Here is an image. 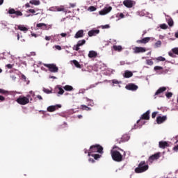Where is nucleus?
<instances>
[{
    "label": "nucleus",
    "mask_w": 178,
    "mask_h": 178,
    "mask_svg": "<svg viewBox=\"0 0 178 178\" xmlns=\"http://www.w3.org/2000/svg\"><path fill=\"white\" fill-rule=\"evenodd\" d=\"M115 148H118L120 151H123V149L119 148L118 146L114 145L113 150L111 151V158L115 162H122V161H123V155H122L119 151L115 150Z\"/></svg>",
    "instance_id": "f257e3e1"
},
{
    "label": "nucleus",
    "mask_w": 178,
    "mask_h": 178,
    "mask_svg": "<svg viewBox=\"0 0 178 178\" xmlns=\"http://www.w3.org/2000/svg\"><path fill=\"white\" fill-rule=\"evenodd\" d=\"M149 166L145 161H142L138 165V167L135 168V173H144V172H147L148 170Z\"/></svg>",
    "instance_id": "f03ea898"
},
{
    "label": "nucleus",
    "mask_w": 178,
    "mask_h": 178,
    "mask_svg": "<svg viewBox=\"0 0 178 178\" xmlns=\"http://www.w3.org/2000/svg\"><path fill=\"white\" fill-rule=\"evenodd\" d=\"M94 152H98L99 154H104V147L100 145L96 144L90 146L88 156H91V154H94Z\"/></svg>",
    "instance_id": "7ed1b4c3"
},
{
    "label": "nucleus",
    "mask_w": 178,
    "mask_h": 178,
    "mask_svg": "<svg viewBox=\"0 0 178 178\" xmlns=\"http://www.w3.org/2000/svg\"><path fill=\"white\" fill-rule=\"evenodd\" d=\"M8 13L9 15H12L11 17L13 19H15V17H19V16H23V13H22V11L20 10H15V8H9Z\"/></svg>",
    "instance_id": "20e7f679"
},
{
    "label": "nucleus",
    "mask_w": 178,
    "mask_h": 178,
    "mask_svg": "<svg viewBox=\"0 0 178 178\" xmlns=\"http://www.w3.org/2000/svg\"><path fill=\"white\" fill-rule=\"evenodd\" d=\"M45 67H47L51 73H58L59 68L55 64H44Z\"/></svg>",
    "instance_id": "39448f33"
},
{
    "label": "nucleus",
    "mask_w": 178,
    "mask_h": 178,
    "mask_svg": "<svg viewBox=\"0 0 178 178\" xmlns=\"http://www.w3.org/2000/svg\"><path fill=\"white\" fill-rule=\"evenodd\" d=\"M16 101L19 105H27L30 102L29 98L24 96H19Z\"/></svg>",
    "instance_id": "423d86ee"
},
{
    "label": "nucleus",
    "mask_w": 178,
    "mask_h": 178,
    "mask_svg": "<svg viewBox=\"0 0 178 178\" xmlns=\"http://www.w3.org/2000/svg\"><path fill=\"white\" fill-rule=\"evenodd\" d=\"M151 113V111L149 110L147 111L145 113H143L140 120L137 121V123H140L141 120H149V114Z\"/></svg>",
    "instance_id": "0eeeda50"
},
{
    "label": "nucleus",
    "mask_w": 178,
    "mask_h": 178,
    "mask_svg": "<svg viewBox=\"0 0 178 178\" xmlns=\"http://www.w3.org/2000/svg\"><path fill=\"white\" fill-rule=\"evenodd\" d=\"M161 158V152H157L152 156H150L148 159V161L150 163H152L154 161H158V159Z\"/></svg>",
    "instance_id": "6e6552de"
},
{
    "label": "nucleus",
    "mask_w": 178,
    "mask_h": 178,
    "mask_svg": "<svg viewBox=\"0 0 178 178\" xmlns=\"http://www.w3.org/2000/svg\"><path fill=\"white\" fill-rule=\"evenodd\" d=\"M59 108H62V105L56 104L55 106H49L47 107V112H55V111H58Z\"/></svg>",
    "instance_id": "1a4fd4ad"
},
{
    "label": "nucleus",
    "mask_w": 178,
    "mask_h": 178,
    "mask_svg": "<svg viewBox=\"0 0 178 178\" xmlns=\"http://www.w3.org/2000/svg\"><path fill=\"white\" fill-rule=\"evenodd\" d=\"M147 51V49H145V47H136L134 49V54H143L144 52H145Z\"/></svg>",
    "instance_id": "9d476101"
},
{
    "label": "nucleus",
    "mask_w": 178,
    "mask_h": 178,
    "mask_svg": "<svg viewBox=\"0 0 178 178\" xmlns=\"http://www.w3.org/2000/svg\"><path fill=\"white\" fill-rule=\"evenodd\" d=\"M126 88L130 91H136V90H138V86L134 83H129L126 86Z\"/></svg>",
    "instance_id": "9b49d317"
},
{
    "label": "nucleus",
    "mask_w": 178,
    "mask_h": 178,
    "mask_svg": "<svg viewBox=\"0 0 178 178\" xmlns=\"http://www.w3.org/2000/svg\"><path fill=\"white\" fill-rule=\"evenodd\" d=\"M151 40H154V38L147 37V38H144L143 39L137 40L136 42L137 44H147V42H149Z\"/></svg>",
    "instance_id": "f8f14e48"
},
{
    "label": "nucleus",
    "mask_w": 178,
    "mask_h": 178,
    "mask_svg": "<svg viewBox=\"0 0 178 178\" xmlns=\"http://www.w3.org/2000/svg\"><path fill=\"white\" fill-rule=\"evenodd\" d=\"M111 10H112V7L109 6L108 8H104L103 10H100L99 13L102 16H104L105 15H108Z\"/></svg>",
    "instance_id": "ddd939ff"
},
{
    "label": "nucleus",
    "mask_w": 178,
    "mask_h": 178,
    "mask_svg": "<svg viewBox=\"0 0 178 178\" xmlns=\"http://www.w3.org/2000/svg\"><path fill=\"white\" fill-rule=\"evenodd\" d=\"M166 119H168V117H166V115L158 116L156 118V123L158 124H161V123H163V122H165Z\"/></svg>",
    "instance_id": "4468645a"
},
{
    "label": "nucleus",
    "mask_w": 178,
    "mask_h": 178,
    "mask_svg": "<svg viewBox=\"0 0 178 178\" xmlns=\"http://www.w3.org/2000/svg\"><path fill=\"white\" fill-rule=\"evenodd\" d=\"M123 5L126 6V8H133V1L132 0H124L123 1Z\"/></svg>",
    "instance_id": "2eb2a0df"
},
{
    "label": "nucleus",
    "mask_w": 178,
    "mask_h": 178,
    "mask_svg": "<svg viewBox=\"0 0 178 178\" xmlns=\"http://www.w3.org/2000/svg\"><path fill=\"white\" fill-rule=\"evenodd\" d=\"M36 27H38V29H42V30H49V27H48L47 24L44 23L37 24Z\"/></svg>",
    "instance_id": "dca6fc26"
},
{
    "label": "nucleus",
    "mask_w": 178,
    "mask_h": 178,
    "mask_svg": "<svg viewBox=\"0 0 178 178\" xmlns=\"http://www.w3.org/2000/svg\"><path fill=\"white\" fill-rule=\"evenodd\" d=\"M169 146V143L166 141H160L159 143V148H162L163 149H165L166 147Z\"/></svg>",
    "instance_id": "f3484780"
},
{
    "label": "nucleus",
    "mask_w": 178,
    "mask_h": 178,
    "mask_svg": "<svg viewBox=\"0 0 178 178\" xmlns=\"http://www.w3.org/2000/svg\"><path fill=\"white\" fill-rule=\"evenodd\" d=\"M89 37H93V35H97V34H99V30L95 29V30H91L88 33Z\"/></svg>",
    "instance_id": "a211bd4d"
},
{
    "label": "nucleus",
    "mask_w": 178,
    "mask_h": 178,
    "mask_svg": "<svg viewBox=\"0 0 178 178\" xmlns=\"http://www.w3.org/2000/svg\"><path fill=\"white\" fill-rule=\"evenodd\" d=\"M124 77L125 79H130V77H133V72L129 70H126L124 74Z\"/></svg>",
    "instance_id": "6ab92c4d"
},
{
    "label": "nucleus",
    "mask_w": 178,
    "mask_h": 178,
    "mask_svg": "<svg viewBox=\"0 0 178 178\" xmlns=\"http://www.w3.org/2000/svg\"><path fill=\"white\" fill-rule=\"evenodd\" d=\"M165 90L166 87H161L157 90L154 95H159L160 94H162V92H165Z\"/></svg>",
    "instance_id": "aec40b11"
},
{
    "label": "nucleus",
    "mask_w": 178,
    "mask_h": 178,
    "mask_svg": "<svg viewBox=\"0 0 178 178\" xmlns=\"http://www.w3.org/2000/svg\"><path fill=\"white\" fill-rule=\"evenodd\" d=\"M84 35V31L80 30L75 34V38H81Z\"/></svg>",
    "instance_id": "412c9836"
},
{
    "label": "nucleus",
    "mask_w": 178,
    "mask_h": 178,
    "mask_svg": "<svg viewBox=\"0 0 178 178\" xmlns=\"http://www.w3.org/2000/svg\"><path fill=\"white\" fill-rule=\"evenodd\" d=\"M98 54L95 51H90L88 54V58H97Z\"/></svg>",
    "instance_id": "4be33fe9"
},
{
    "label": "nucleus",
    "mask_w": 178,
    "mask_h": 178,
    "mask_svg": "<svg viewBox=\"0 0 178 178\" xmlns=\"http://www.w3.org/2000/svg\"><path fill=\"white\" fill-rule=\"evenodd\" d=\"M17 29L20 30V31H24V33L29 31V28L24 26V25H19Z\"/></svg>",
    "instance_id": "5701e85b"
},
{
    "label": "nucleus",
    "mask_w": 178,
    "mask_h": 178,
    "mask_svg": "<svg viewBox=\"0 0 178 178\" xmlns=\"http://www.w3.org/2000/svg\"><path fill=\"white\" fill-rule=\"evenodd\" d=\"M71 63H73L76 67L78 69H81V65L76 60H71Z\"/></svg>",
    "instance_id": "b1692460"
},
{
    "label": "nucleus",
    "mask_w": 178,
    "mask_h": 178,
    "mask_svg": "<svg viewBox=\"0 0 178 178\" xmlns=\"http://www.w3.org/2000/svg\"><path fill=\"white\" fill-rule=\"evenodd\" d=\"M166 20H168V26H170V27H172L174 22H173V19H172V17L167 16Z\"/></svg>",
    "instance_id": "393cba45"
},
{
    "label": "nucleus",
    "mask_w": 178,
    "mask_h": 178,
    "mask_svg": "<svg viewBox=\"0 0 178 178\" xmlns=\"http://www.w3.org/2000/svg\"><path fill=\"white\" fill-rule=\"evenodd\" d=\"M121 139L122 140V143H124L126 141H129L130 140V136L127 134H124L122 136Z\"/></svg>",
    "instance_id": "a878e982"
},
{
    "label": "nucleus",
    "mask_w": 178,
    "mask_h": 178,
    "mask_svg": "<svg viewBox=\"0 0 178 178\" xmlns=\"http://www.w3.org/2000/svg\"><path fill=\"white\" fill-rule=\"evenodd\" d=\"M90 156H92V158H94V159H95L97 161V160L99 159V158H101L102 155L98 154L90 153Z\"/></svg>",
    "instance_id": "bb28decb"
},
{
    "label": "nucleus",
    "mask_w": 178,
    "mask_h": 178,
    "mask_svg": "<svg viewBox=\"0 0 178 178\" xmlns=\"http://www.w3.org/2000/svg\"><path fill=\"white\" fill-rule=\"evenodd\" d=\"M29 3H31V5L38 6L41 2L38 0H31L29 1Z\"/></svg>",
    "instance_id": "cd10ccee"
},
{
    "label": "nucleus",
    "mask_w": 178,
    "mask_h": 178,
    "mask_svg": "<svg viewBox=\"0 0 178 178\" xmlns=\"http://www.w3.org/2000/svg\"><path fill=\"white\" fill-rule=\"evenodd\" d=\"M63 88L65 90V91H73V86L70 85H66L63 87Z\"/></svg>",
    "instance_id": "c85d7f7f"
},
{
    "label": "nucleus",
    "mask_w": 178,
    "mask_h": 178,
    "mask_svg": "<svg viewBox=\"0 0 178 178\" xmlns=\"http://www.w3.org/2000/svg\"><path fill=\"white\" fill-rule=\"evenodd\" d=\"M114 51H118V52H121L122 49H123V48L122 47V46H116L114 45L113 47Z\"/></svg>",
    "instance_id": "c756f323"
},
{
    "label": "nucleus",
    "mask_w": 178,
    "mask_h": 178,
    "mask_svg": "<svg viewBox=\"0 0 178 178\" xmlns=\"http://www.w3.org/2000/svg\"><path fill=\"white\" fill-rule=\"evenodd\" d=\"M57 88L58 89V94H59L60 95H63V93L65 92V90H63V88H62L60 86H57Z\"/></svg>",
    "instance_id": "7c9ffc66"
},
{
    "label": "nucleus",
    "mask_w": 178,
    "mask_h": 178,
    "mask_svg": "<svg viewBox=\"0 0 178 178\" xmlns=\"http://www.w3.org/2000/svg\"><path fill=\"white\" fill-rule=\"evenodd\" d=\"M81 109H82V111H91V108H90L86 105H81Z\"/></svg>",
    "instance_id": "2f4dec72"
},
{
    "label": "nucleus",
    "mask_w": 178,
    "mask_h": 178,
    "mask_svg": "<svg viewBox=\"0 0 178 178\" xmlns=\"http://www.w3.org/2000/svg\"><path fill=\"white\" fill-rule=\"evenodd\" d=\"M84 44H86V40H79L76 44H78L79 47H83Z\"/></svg>",
    "instance_id": "473e14b6"
},
{
    "label": "nucleus",
    "mask_w": 178,
    "mask_h": 178,
    "mask_svg": "<svg viewBox=\"0 0 178 178\" xmlns=\"http://www.w3.org/2000/svg\"><path fill=\"white\" fill-rule=\"evenodd\" d=\"M146 63L149 66H152V65H154V61H152V60H151V59H148L146 60Z\"/></svg>",
    "instance_id": "72a5a7b5"
},
{
    "label": "nucleus",
    "mask_w": 178,
    "mask_h": 178,
    "mask_svg": "<svg viewBox=\"0 0 178 178\" xmlns=\"http://www.w3.org/2000/svg\"><path fill=\"white\" fill-rule=\"evenodd\" d=\"M161 45H162V42L161 40H158L156 43H155V47L156 48H159V47H161Z\"/></svg>",
    "instance_id": "f704fd0d"
},
{
    "label": "nucleus",
    "mask_w": 178,
    "mask_h": 178,
    "mask_svg": "<svg viewBox=\"0 0 178 178\" xmlns=\"http://www.w3.org/2000/svg\"><path fill=\"white\" fill-rule=\"evenodd\" d=\"M88 10L90 12H95V10H97V8H95L94 6H91L88 8Z\"/></svg>",
    "instance_id": "c9c22d12"
},
{
    "label": "nucleus",
    "mask_w": 178,
    "mask_h": 178,
    "mask_svg": "<svg viewBox=\"0 0 178 178\" xmlns=\"http://www.w3.org/2000/svg\"><path fill=\"white\" fill-rule=\"evenodd\" d=\"M172 52L175 54V55H178V47H175L172 49Z\"/></svg>",
    "instance_id": "e433bc0d"
},
{
    "label": "nucleus",
    "mask_w": 178,
    "mask_h": 178,
    "mask_svg": "<svg viewBox=\"0 0 178 178\" xmlns=\"http://www.w3.org/2000/svg\"><path fill=\"white\" fill-rule=\"evenodd\" d=\"M172 95H173V93H172L171 92H167L166 94H165V97H167V98H172Z\"/></svg>",
    "instance_id": "4c0bfd02"
},
{
    "label": "nucleus",
    "mask_w": 178,
    "mask_h": 178,
    "mask_svg": "<svg viewBox=\"0 0 178 178\" xmlns=\"http://www.w3.org/2000/svg\"><path fill=\"white\" fill-rule=\"evenodd\" d=\"M157 60H159V62H165L166 58H165V57L159 56L158 57Z\"/></svg>",
    "instance_id": "58836bf2"
},
{
    "label": "nucleus",
    "mask_w": 178,
    "mask_h": 178,
    "mask_svg": "<svg viewBox=\"0 0 178 178\" xmlns=\"http://www.w3.org/2000/svg\"><path fill=\"white\" fill-rule=\"evenodd\" d=\"M44 92H45L46 94H52V90H50L49 89H43Z\"/></svg>",
    "instance_id": "ea45409f"
},
{
    "label": "nucleus",
    "mask_w": 178,
    "mask_h": 178,
    "mask_svg": "<svg viewBox=\"0 0 178 178\" xmlns=\"http://www.w3.org/2000/svg\"><path fill=\"white\" fill-rule=\"evenodd\" d=\"M80 49V46H79L77 44L73 47L74 51H79Z\"/></svg>",
    "instance_id": "a19ab883"
},
{
    "label": "nucleus",
    "mask_w": 178,
    "mask_h": 178,
    "mask_svg": "<svg viewBox=\"0 0 178 178\" xmlns=\"http://www.w3.org/2000/svg\"><path fill=\"white\" fill-rule=\"evenodd\" d=\"M98 84H99V83H94V84H92V85H90V86L88 87V88H89V89L95 88V86H98Z\"/></svg>",
    "instance_id": "79ce46f5"
},
{
    "label": "nucleus",
    "mask_w": 178,
    "mask_h": 178,
    "mask_svg": "<svg viewBox=\"0 0 178 178\" xmlns=\"http://www.w3.org/2000/svg\"><path fill=\"white\" fill-rule=\"evenodd\" d=\"M122 143H123V140H122V138L116 139V140H115V144H122Z\"/></svg>",
    "instance_id": "37998d69"
},
{
    "label": "nucleus",
    "mask_w": 178,
    "mask_h": 178,
    "mask_svg": "<svg viewBox=\"0 0 178 178\" xmlns=\"http://www.w3.org/2000/svg\"><path fill=\"white\" fill-rule=\"evenodd\" d=\"M154 69L156 72V70H162L163 69V67H162L161 66H155Z\"/></svg>",
    "instance_id": "c03bdc74"
},
{
    "label": "nucleus",
    "mask_w": 178,
    "mask_h": 178,
    "mask_svg": "<svg viewBox=\"0 0 178 178\" xmlns=\"http://www.w3.org/2000/svg\"><path fill=\"white\" fill-rule=\"evenodd\" d=\"M168 55H169V56H170L171 58H176V55H175L173 52L170 51V52L168 53Z\"/></svg>",
    "instance_id": "a18cd8bd"
},
{
    "label": "nucleus",
    "mask_w": 178,
    "mask_h": 178,
    "mask_svg": "<svg viewBox=\"0 0 178 178\" xmlns=\"http://www.w3.org/2000/svg\"><path fill=\"white\" fill-rule=\"evenodd\" d=\"M161 29H163V30H166V29H168V25L163 24L161 25Z\"/></svg>",
    "instance_id": "49530a36"
},
{
    "label": "nucleus",
    "mask_w": 178,
    "mask_h": 178,
    "mask_svg": "<svg viewBox=\"0 0 178 178\" xmlns=\"http://www.w3.org/2000/svg\"><path fill=\"white\" fill-rule=\"evenodd\" d=\"M156 115H158V112H153L152 113V119H155V118H156Z\"/></svg>",
    "instance_id": "de8ad7c7"
},
{
    "label": "nucleus",
    "mask_w": 178,
    "mask_h": 178,
    "mask_svg": "<svg viewBox=\"0 0 178 178\" xmlns=\"http://www.w3.org/2000/svg\"><path fill=\"white\" fill-rule=\"evenodd\" d=\"M0 94H8V91L3 89H0Z\"/></svg>",
    "instance_id": "09e8293b"
},
{
    "label": "nucleus",
    "mask_w": 178,
    "mask_h": 178,
    "mask_svg": "<svg viewBox=\"0 0 178 178\" xmlns=\"http://www.w3.org/2000/svg\"><path fill=\"white\" fill-rule=\"evenodd\" d=\"M175 143H176V144L178 143V140L176 141ZM173 149H174V151L177 152V150H178V145H175V146L174 147Z\"/></svg>",
    "instance_id": "8fccbe9b"
},
{
    "label": "nucleus",
    "mask_w": 178,
    "mask_h": 178,
    "mask_svg": "<svg viewBox=\"0 0 178 178\" xmlns=\"http://www.w3.org/2000/svg\"><path fill=\"white\" fill-rule=\"evenodd\" d=\"M21 77L24 81H27V77H26L24 74H22Z\"/></svg>",
    "instance_id": "3c124183"
},
{
    "label": "nucleus",
    "mask_w": 178,
    "mask_h": 178,
    "mask_svg": "<svg viewBox=\"0 0 178 178\" xmlns=\"http://www.w3.org/2000/svg\"><path fill=\"white\" fill-rule=\"evenodd\" d=\"M6 67L8 69H12V67H13V65L7 64V65H6Z\"/></svg>",
    "instance_id": "603ef678"
},
{
    "label": "nucleus",
    "mask_w": 178,
    "mask_h": 178,
    "mask_svg": "<svg viewBox=\"0 0 178 178\" xmlns=\"http://www.w3.org/2000/svg\"><path fill=\"white\" fill-rule=\"evenodd\" d=\"M55 48H56V49H58V51H61L62 50V47L59 45H56Z\"/></svg>",
    "instance_id": "864d4df0"
},
{
    "label": "nucleus",
    "mask_w": 178,
    "mask_h": 178,
    "mask_svg": "<svg viewBox=\"0 0 178 178\" xmlns=\"http://www.w3.org/2000/svg\"><path fill=\"white\" fill-rule=\"evenodd\" d=\"M113 84H119V81L116 79L113 80Z\"/></svg>",
    "instance_id": "5fc2aeb1"
},
{
    "label": "nucleus",
    "mask_w": 178,
    "mask_h": 178,
    "mask_svg": "<svg viewBox=\"0 0 178 178\" xmlns=\"http://www.w3.org/2000/svg\"><path fill=\"white\" fill-rule=\"evenodd\" d=\"M29 12L30 13H35V10H34V9H29Z\"/></svg>",
    "instance_id": "6e6d98bb"
},
{
    "label": "nucleus",
    "mask_w": 178,
    "mask_h": 178,
    "mask_svg": "<svg viewBox=\"0 0 178 178\" xmlns=\"http://www.w3.org/2000/svg\"><path fill=\"white\" fill-rule=\"evenodd\" d=\"M29 94H31L32 97H35V93L33 90H31L29 92Z\"/></svg>",
    "instance_id": "4d7b16f0"
},
{
    "label": "nucleus",
    "mask_w": 178,
    "mask_h": 178,
    "mask_svg": "<svg viewBox=\"0 0 178 178\" xmlns=\"http://www.w3.org/2000/svg\"><path fill=\"white\" fill-rule=\"evenodd\" d=\"M57 10H58V12H63V10H65V8H58L57 9Z\"/></svg>",
    "instance_id": "13d9d810"
},
{
    "label": "nucleus",
    "mask_w": 178,
    "mask_h": 178,
    "mask_svg": "<svg viewBox=\"0 0 178 178\" xmlns=\"http://www.w3.org/2000/svg\"><path fill=\"white\" fill-rule=\"evenodd\" d=\"M45 40H46V41H50L51 36H45Z\"/></svg>",
    "instance_id": "bf43d9fd"
},
{
    "label": "nucleus",
    "mask_w": 178,
    "mask_h": 178,
    "mask_svg": "<svg viewBox=\"0 0 178 178\" xmlns=\"http://www.w3.org/2000/svg\"><path fill=\"white\" fill-rule=\"evenodd\" d=\"M70 8H76V3H70Z\"/></svg>",
    "instance_id": "052dcab7"
},
{
    "label": "nucleus",
    "mask_w": 178,
    "mask_h": 178,
    "mask_svg": "<svg viewBox=\"0 0 178 178\" xmlns=\"http://www.w3.org/2000/svg\"><path fill=\"white\" fill-rule=\"evenodd\" d=\"M119 17H120V19H123V18L124 17V15L121 13L119 15Z\"/></svg>",
    "instance_id": "680f3d73"
},
{
    "label": "nucleus",
    "mask_w": 178,
    "mask_h": 178,
    "mask_svg": "<svg viewBox=\"0 0 178 178\" xmlns=\"http://www.w3.org/2000/svg\"><path fill=\"white\" fill-rule=\"evenodd\" d=\"M89 162H91L92 163H94L95 162V160L94 159H89Z\"/></svg>",
    "instance_id": "e2e57ef3"
},
{
    "label": "nucleus",
    "mask_w": 178,
    "mask_h": 178,
    "mask_svg": "<svg viewBox=\"0 0 178 178\" xmlns=\"http://www.w3.org/2000/svg\"><path fill=\"white\" fill-rule=\"evenodd\" d=\"M5 100V97L2 95H0V101H4Z\"/></svg>",
    "instance_id": "0e129e2a"
},
{
    "label": "nucleus",
    "mask_w": 178,
    "mask_h": 178,
    "mask_svg": "<svg viewBox=\"0 0 178 178\" xmlns=\"http://www.w3.org/2000/svg\"><path fill=\"white\" fill-rule=\"evenodd\" d=\"M37 98L38 99L42 100V97L41 95H40L37 96Z\"/></svg>",
    "instance_id": "69168bd1"
},
{
    "label": "nucleus",
    "mask_w": 178,
    "mask_h": 178,
    "mask_svg": "<svg viewBox=\"0 0 178 178\" xmlns=\"http://www.w3.org/2000/svg\"><path fill=\"white\" fill-rule=\"evenodd\" d=\"M60 35H61V37H66V35H67V34L63 33L60 34Z\"/></svg>",
    "instance_id": "338daca9"
},
{
    "label": "nucleus",
    "mask_w": 178,
    "mask_h": 178,
    "mask_svg": "<svg viewBox=\"0 0 178 178\" xmlns=\"http://www.w3.org/2000/svg\"><path fill=\"white\" fill-rule=\"evenodd\" d=\"M103 29H109V25H105L103 26Z\"/></svg>",
    "instance_id": "774afa93"
}]
</instances>
